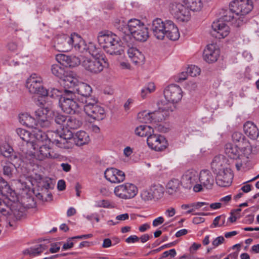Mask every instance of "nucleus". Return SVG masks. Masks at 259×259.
Instances as JSON below:
<instances>
[{"instance_id": "nucleus-1", "label": "nucleus", "mask_w": 259, "mask_h": 259, "mask_svg": "<svg viewBox=\"0 0 259 259\" xmlns=\"http://www.w3.org/2000/svg\"><path fill=\"white\" fill-rule=\"evenodd\" d=\"M229 6V9L224 10L226 14L224 19L232 21L236 27H239L243 22L244 16L252 10L253 3L251 0H234Z\"/></svg>"}, {"instance_id": "nucleus-2", "label": "nucleus", "mask_w": 259, "mask_h": 259, "mask_svg": "<svg viewBox=\"0 0 259 259\" xmlns=\"http://www.w3.org/2000/svg\"><path fill=\"white\" fill-rule=\"evenodd\" d=\"M150 30L158 39H163L165 37L171 40H176L180 37L178 27L171 20L162 21L160 18L153 20Z\"/></svg>"}, {"instance_id": "nucleus-3", "label": "nucleus", "mask_w": 259, "mask_h": 259, "mask_svg": "<svg viewBox=\"0 0 259 259\" xmlns=\"http://www.w3.org/2000/svg\"><path fill=\"white\" fill-rule=\"evenodd\" d=\"M211 167L216 175L215 181L218 185L227 187L231 184L233 175L231 169L226 166V160L224 156H215L211 162Z\"/></svg>"}, {"instance_id": "nucleus-4", "label": "nucleus", "mask_w": 259, "mask_h": 259, "mask_svg": "<svg viewBox=\"0 0 259 259\" xmlns=\"http://www.w3.org/2000/svg\"><path fill=\"white\" fill-rule=\"evenodd\" d=\"M119 29L126 35V37H130L131 34L136 40L140 41H146L149 37L147 27L137 19H132L128 21L127 24H120Z\"/></svg>"}, {"instance_id": "nucleus-5", "label": "nucleus", "mask_w": 259, "mask_h": 259, "mask_svg": "<svg viewBox=\"0 0 259 259\" xmlns=\"http://www.w3.org/2000/svg\"><path fill=\"white\" fill-rule=\"evenodd\" d=\"M98 41L104 51L111 55H121L123 52L119 38L110 31L99 33Z\"/></svg>"}, {"instance_id": "nucleus-6", "label": "nucleus", "mask_w": 259, "mask_h": 259, "mask_svg": "<svg viewBox=\"0 0 259 259\" xmlns=\"http://www.w3.org/2000/svg\"><path fill=\"white\" fill-rule=\"evenodd\" d=\"M83 47L82 38L75 33L70 36L66 34L60 35L55 39L54 47L59 52H68L73 48L77 51V50H80V48Z\"/></svg>"}, {"instance_id": "nucleus-7", "label": "nucleus", "mask_w": 259, "mask_h": 259, "mask_svg": "<svg viewBox=\"0 0 259 259\" xmlns=\"http://www.w3.org/2000/svg\"><path fill=\"white\" fill-rule=\"evenodd\" d=\"M77 97L73 91H66V93L61 95L59 100V106L61 110L67 114L78 113L81 108V105L76 102Z\"/></svg>"}, {"instance_id": "nucleus-8", "label": "nucleus", "mask_w": 259, "mask_h": 259, "mask_svg": "<svg viewBox=\"0 0 259 259\" xmlns=\"http://www.w3.org/2000/svg\"><path fill=\"white\" fill-rule=\"evenodd\" d=\"M67 133L65 134L64 132H62L58 130L48 131V143L52 142L61 148H69L72 146L70 140L72 139L73 134L69 130H68Z\"/></svg>"}, {"instance_id": "nucleus-9", "label": "nucleus", "mask_w": 259, "mask_h": 259, "mask_svg": "<svg viewBox=\"0 0 259 259\" xmlns=\"http://www.w3.org/2000/svg\"><path fill=\"white\" fill-rule=\"evenodd\" d=\"M107 65V62L102 57L92 59L81 56V66L85 70L93 74L101 72Z\"/></svg>"}, {"instance_id": "nucleus-10", "label": "nucleus", "mask_w": 259, "mask_h": 259, "mask_svg": "<svg viewBox=\"0 0 259 259\" xmlns=\"http://www.w3.org/2000/svg\"><path fill=\"white\" fill-rule=\"evenodd\" d=\"M26 87L32 94H37L44 97L48 94L47 90L43 87L42 78L35 73L32 74L27 79Z\"/></svg>"}, {"instance_id": "nucleus-11", "label": "nucleus", "mask_w": 259, "mask_h": 259, "mask_svg": "<svg viewBox=\"0 0 259 259\" xmlns=\"http://www.w3.org/2000/svg\"><path fill=\"white\" fill-rule=\"evenodd\" d=\"M137 187L133 184L126 183L116 187L114 193L118 197L128 199L134 198L138 193Z\"/></svg>"}, {"instance_id": "nucleus-12", "label": "nucleus", "mask_w": 259, "mask_h": 259, "mask_svg": "<svg viewBox=\"0 0 259 259\" xmlns=\"http://www.w3.org/2000/svg\"><path fill=\"white\" fill-rule=\"evenodd\" d=\"M225 14L226 13H225V11L223 10V13L222 17L219 20L214 21L211 25L212 29L213 30L211 32L212 34L219 39L225 37L230 32L229 27L224 22H232V21H227L224 20V17L225 16Z\"/></svg>"}, {"instance_id": "nucleus-13", "label": "nucleus", "mask_w": 259, "mask_h": 259, "mask_svg": "<svg viewBox=\"0 0 259 259\" xmlns=\"http://www.w3.org/2000/svg\"><path fill=\"white\" fill-rule=\"evenodd\" d=\"M172 15L180 21H188L190 18V11L184 4L173 3L170 5Z\"/></svg>"}, {"instance_id": "nucleus-14", "label": "nucleus", "mask_w": 259, "mask_h": 259, "mask_svg": "<svg viewBox=\"0 0 259 259\" xmlns=\"http://www.w3.org/2000/svg\"><path fill=\"white\" fill-rule=\"evenodd\" d=\"M147 143L151 149L156 151H163L168 146L167 141L163 136L154 134V133L148 136Z\"/></svg>"}, {"instance_id": "nucleus-15", "label": "nucleus", "mask_w": 259, "mask_h": 259, "mask_svg": "<svg viewBox=\"0 0 259 259\" xmlns=\"http://www.w3.org/2000/svg\"><path fill=\"white\" fill-rule=\"evenodd\" d=\"M198 180L200 184L194 186L193 190L196 192H200L202 189V186L206 189H211L214 184V178L211 173L208 170H202L198 175Z\"/></svg>"}, {"instance_id": "nucleus-16", "label": "nucleus", "mask_w": 259, "mask_h": 259, "mask_svg": "<svg viewBox=\"0 0 259 259\" xmlns=\"http://www.w3.org/2000/svg\"><path fill=\"white\" fill-rule=\"evenodd\" d=\"M233 142L247 155L252 152V147L248 139L241 133L234 132L232 135Z\"/></svg>"}, {"instance_id": "nucleus-17", "label": "nucleus", "mask_w": 259, "mask_h": 259, "mask_svg": "<svg viewBox=\"0 0 259 259\" xmlns=\"http://www.w3.org/2000/svg\"><path fill=\"white\" fill-rule=\"evenodd\" d=\"M164 96L170 102L176 104L181 101L182 98V89L177 84L169 85L164 90Z\"/></svg>"}, {"instance_id": "nucleus-18", "label": "nucleus", "mask_w": 259, "mask_h": 259, "mask_svg": "<svg viewBox=\"0 0 259 259\" xmlns=\"http://www.w3.org/2000/svg\"><path fill=\"white\" fill-rule=\"evenodd\" d=\"M198 174L194 169L186 171L182 176L181 184L186 189H191L196 184H198Z\"/></svg>"}, {"instance_id": "nucleus-19", "label": "nucleus", "mask_w": 259, "mask_h": 259, "mask_svg": "<svg viewBox=\"0 0 259 259\" xmlns=\"http://www.w3.org/2000/svg\"><path fill=\"white\" fill-rule=\"evenodd\" d=\"M0 151L2 154L13 162L14 166L17 168L20 165L21 160L19 154L14 151L12 147L9 145H6L0 147Z\"/></svg>"}, {"instance_id": "nucleus-20", "label": "nucleus", "mask_w": 259, "mask_h": 259, "mask_svg": "<svg viewBox=\"0 0 259 259\" xmlns=\"http://www.w3.org/2000/svg\"><path fill=\"white\" fill-rule=\"evenodd\" d=\"M2 207L6 210L3 211L2 210H0V212L4 215H7V221L8 223L9 226L10 227H14L15 221L20 219L23 216V212L16 209H12L10 208L6 203Z\"/></svg>"}, {"instance_id": "nucleus-21", "label": "nucleus", "mask_w": 259, "mask_h": 259, "mask_svg": "<svg viewBox=\"0 0 259 259\" xmlns=\"http://www.w3.org/2000/svg\"><path fill=\"white\" fill-rule=\"evenodd\" d=\"M104 176L107 180L112 183L122 182L125 178L123 171L113 167L107 168L104 172Z\"/></svg>"}, {"instance_id": "nucleus-22", "label": "nucleus", "mask_w": 259, "mask_h": 259, "mask_svg": "<svg viewBox=\"0 0 259 259\" xmlns=\"http://www.w3.org/2000/svg\"><path fill=\"white\" fill-rule=\"evenodd\" d=\"M220 50L214 44L208 45L203 51V58L208 63L215 62L220 56Z\"/></svg>"}, {"instance_id": "nucleus-23", "label": "nucleus", "mask_w": 259, "mask_h": 259, "mask_svg": "<svg viewBox=\"0 0 259 259\" xmlns=\"http://www.w3.org/2000/svg\"><path fill=\"white\" fill-rule=\"evenodd\" d=\"M48 144L49 143L42 144H40V143L35 144V145H36V146L37 147V148L35 150L38 149L37 155L38 158L40 160H42L46 158L56 159L58 158L59 156V154L54 153L52 151L50 146L48 145Z\"/></svg>"}, {"instance_id": "nucleus-24", "label": "nucleus", "mask_w": 259, "mask_h": 259, "mask_svg": "<svg viewBox=\"0 0 259 259\" xmlns=\"http://www.w3.org/2000/svg\"><path fill=\"white\" fill-rule=\"evenodd\" d=\"M81 56L80 58L74 56H67L65 54H59L56 56L58 63L65 67H74L80 64L81 65Z\"/></svg>"}, {"instance_id": "nucleus-25", "label": "nucleus", "mask_w": 259, "mask_h": 259, "mask_svg": "<svg viewBox=\"0 0 259 259\" xmlns=\"http://www.w3.org/2000/svg\"><path fill=\"white\" fill-rule=\"evenodd\" d=\"M225 153L230 158L241 159L244 156H248L239 147L232 143H227L225 146Z\"/></svg>"}, {"instance_id": "nucleus-26", "label": "nucleus", "mask_w": 259, "mask_h": 259, "mask_svg": "<svg viewBox=\"0 0 259 259\" xmlns=\"http://www.w3.org/2000/svg\"><path fill=\"white\" fill-rule=\"evenodd\" d=\"M85 112L89 116L97 120H102L106 117L104 108L98 104L91 108H88L87 111Z\"/></svg>"}, {"instance_id": "nucleus-27", "label": "nucleus", "mask_w": 259, "mask_h": 259, "mask_svg": "<svg viewBox=\"0 0 259 259\" xmlns=\"http://www.w3.org/2000/svg\"><path fill=\"white\" fill-rule=\"evenodd\" d=\"M33 133L32 141L34 143H31V146L34 150L37 148L35 145L36 143H40V144L48 143V133L46 134L45 132L37 129H35Z\"/></svg>"}, {"instance_id": "nucleus-28", "label": "nucleus", "mask_w": 259, "mask_h": 259, "mask_svg": "<svg viewBox=\"0 0 259 259\" xmlns=\"http://www.w3.org/2000/svg\"><path fill=\"white\" fill-rule=\"evenodd\" d=\"M47 112L48 111L46 109L41 108L35 111V118L41 127L47 128L51 125V122L47 117Z\"/></svg>"}, {"instance_id": "nucleus-29", "label": "nucleus", "mask_w": 259, "mask_h": 259, "mask_svg": "<svg viewBox=\"0 0 259 259\" xmlns=\"http://www.w3.org/2000/svg\"><path fill=\"white\" fill-rule=\"evenodd\" d=\"M158 107V111H155L156 112H159V114L158 116H164L163 114H162L161 112H169L173 111L176 108L175 103L172 102H170L164 97V99H161L157 103ZM167 114L165 113V116H167Z\"/></svg>"}, {"instance_id": "nucleus-30", "label": "nucleus", "mask_w": 259, "mask_h": 259, "mask_svg": "<svg viewBox=\"0 0 259 259\" xmlns=\"http://www.w3.org/2000/svg\"><path fill=\"white\" fill-rule=\"evenodd\" d=\"M158 114H159V112H147L144 111L138 114V117L141 119V122L145 123L151 122L152 121H161L163 120V116L161 117L158 116Z\"/></svg>"}, {"instance_id": "nucleus-31", "label": "nucleus", "mask_w": 259, "mask_h": 259, "mask_svg": "<svg viewBox=\"0 0 259 259\" xmlns=\"http://www.w3.org/2000/svg\"><path fill=\"white\" fill-rule=\"evenodd\" d=\"M127 53L129 58L135 64L137 65L143 63L145 59L144 56L136 48H128Z\"/></svg>"}, {"instance_id": "nucleus-32", "label": "nucleus", "mask_w": 259, "mask_h": 259, "mask_svg": "<svg viewBox=\"0 0 259 259\" xmlns=\"http://www.w3.org/2000/svg\"><path fill=\"white\" fill-rule=\"evenodd\" d=\"M244 133L251 139L255 140L259 136L258 130L252 122L247 121L243 125Z\"/></svg>"}, {"instance_id": "nucleus-33", "label": "nucleus", "mask_w": 259, "mask_h": 259, "mask_svg": "<svg viewBox=\"0 0 259 259\" xmlns=\"http://www.w3.org/2000/svg\"><path fill=\"white\" fill-rule=\"evenodd\" d=\"M78 80L73 76H67L63 77L62 80V84L64 87V93L66 91H73V93H75V89H76L78 83H79Z\"/></svg>"}, {"instance_id": "nucleus-34", "label": "nucleus", "mask_w": 259, "mask_h": 259, "mask_svg": "<svg viewBox=\"0 0 259 259\" xmlns=\"http://www.w3.org/2000/svg\"><path fill=\"white\" fill-rule=\"evenodd\" d=\"M48 248V246L41 244L25 249L23 251V254L29 255L30 256H35L39 255Z\"/></svg>"}, {"instance_id": "nucleus-35", "label": "nucleus", "mask_w": 259, "mask_h": 259, "mask_svg": "<svg viewBox=\"0 0 259 259\" xmlns=\"http://www.w3.org/2000/svg\"><path fill=\"white\" fill-rule=\"evenodd\" d=\"M160 195L158 192V188L155 186L148 190H143L141 193L142 199L145 201L151 200L154 198H158L160 197Z\"/></svg>"}, {"instance_id": "nucleus-36", "label": "nucleus", "mask_w": 259, "mask_h": 259, "mask_svg": "<svg viewBox=\"0 0 259 259\" xmlns=\"http://www.w3.org/2000/svg\"><path fill=\"white\" fill-rule=\"evenodd\" d=\"M92 92V89L91 87L84 82H79L78 83L76 89H75V93L78 95L77 97L81 98V97H85L91 95Z\"/></svg>"}, {"instance_id": "nucleus-37", "label": "nucleus", "mask_w": 259, "mask_h": 259, "mask_svg": "<svg viewBox=\"0 0 259 259\" xmlns=\"http://www.w3.org/2000/svg\"><path fill=\"white\" fill-rule=\"evenodd\" d=\"M84 47L81 48L80 50H77V51L80 53H88L94 58H99L98 55L99 54V50L96 48V46L92 42L86 44L84 41L82 39Z\"/></svg>"}, {"instance_id": "nucleus-38", "label": "nucleus", "mask_w": 259, "mask_h": 259, "mask_svg": "<svg viewBox=\"0 0 259 259\" xmlns=\"http://www.w3.org/2000/svg\"><path fill=\"white\" fill-rule=\"evenodd\" d=\"M74 142L78 146H82L88 143L90 141L89 135L84 131L77 132L73 137Z\"/></svg>"}, {"instance_id": "nucleus-39", "label": "nucleus", "mask_w": 259, "mask_h": 259, "mask_svg": "<svg viewBox=\"0 0 259 259\" xmlns=\"http://www.w3.org/2000/svg\"><path fill=\"white\" fill-rule=\"evenodd\" d=\"M16 133L22 140L26 142L30 146H31V143H34V142L32 141V134L27 130L18 128L16 129Z\"/></svg>"}, {"instance_id": "nucleus-40", "label": "nucleus", "mask_w": 259, "mask_h": 259, "mask_svg": "<svg viewBox=\"0 0 259 259\" xmlns=\"http://www.w3.org/2000/svg\"><path fill=\"white\" fill-rule=\"evenodd\" d=\"M82 124V121L79 117L68 116L66 120L65 126L67 129H77Z\"/></svg>"}, {"instance_id": "nucleus-41", "label": "nucleus", "mask_w": 259, "mask_h": 259, "mask_svg": "<svg viewBox=\"0 0 259 259\" xmlns=\"http://www.w3.org/2000/svg\"><path fill=\"white\" fill-rule=\"evenodd\" d=\"M24 117H26V120L24 122H22L23 124L26 125L28 127L34 128L35 130L37 129L39 126L35 117H32L27 114H22L20 115V119L22 120L24 119Z\"/></svg>"}, {"instance_id": "nucleus-42", "label": "nucleus", "mask_w": 259, "mask_h": 259, "mask_svg": "<svg viewBox=\"0 0 259 259\" xmlns=\"http://www.w3.org/2000/svg\"><path fill=\"white\" fill-rule=\"evenodd\" d=\"M136 135L140 137H148L154 133L153 129L147 125H141L136 127L135 131Z\"/></svg>"}, {"instance_id": "nucleus-43", "label": "nucleus", "mask_w": 259, "mask_h": 259, "mask_svg": "<svg viewBox=\"0 0 259 259\" xmlns=\"http://www.w3.org/2000/svg\"><path fill=\"white\" fill-rule=\"evenodd\" d=\"M77 100H78L80 102L85 104L83 106L84 112L87 111L88 108H91L98 104V100L96 98L92 97L91 95L85 97H81V98L77 97Z\"/></svg>"}, {"instance_id": "nucleus-44", "label": "nucleus", "mask_w": 259, "mask_h": 259, "mask_svg": "<svg viewBox=\"0 0 259 259\" xmlns=\"http://www.w3.org/2000/svg\"><path fill=\"white\" fill-rule=\"evenodd\" d=\"M183 3L189 9L190 11H199L202 6L201 0H183Z\"/></svg>"}, {"instance_id": "nucleus-45", "label": "nucleus", "mask_w": 259, "mask_h": 259, "mask_svg": "<svg viewBox=\"0 0 259 259\" xmlns=\"http://www.w3.org/2000/svg\"><path fill=\"white\" fill-rule=\"evenodd\" d=\"M181 182L176 179L171 180L166 185L167 192L169 194H173L180 190Z\"/></svg>"}, {"instance_id": "nucleus-46", "label": "nucleus", "mask_w": 259, "mask_h": 259, "mask_svg": "<svg viewBox=\"0 0 259 259\" xmlns=\"http://www.w3.org/2000/svg\"><path fill=\"white\" fill-rule=\"evenodd\" d=\"M62 64H53L51 67V71L52 73L57 77L62 78L64 76L65 70L63 67L61 65Z\"/></svg>"}, {"instance_id": "nucleus-47", "label": "nucleus", "mask_w": 259, "mask_h": 259, "mask_svg": "<svg viewBox=\"0 0 259 259\" xmlns=\"http://www.w3.org/2000/svg\"><path fill=\"white\" fill-rule=\"evenodd\" d=\"M68 116L63 115L59 113L54 114V120L55 122L63 127V128L65 126L66 120Z\"/></svg>"}, {"instance_id": "nucleus-48", "label": "nucleus", "mask_w": 259, "mask_h": 259, "mask_svg": "<svg viewBox=\"0 0 259 259\" xmlns=\"http://www.w3.org/2000/svg\"><path fill=\"white\" fill-rule=\"evenodd\" d=\"M200 69L195 65L189 66L186 70V74L192 77L196 76L200 73Z\"/></svg>"}, {"instance_id": "nucleus-49", "label": "nucleus", "mask_w": 259, "mask_h": 259, "mask_svg": "<svg viewBox=\"0 0 259 259\" xmlns=\"http://www.w3.org/2000/svg\"><path fill=\"white\" fill-rule=\"evenodd\" d=\"M10 188L7 182L0 177V193L5 195L10 192Z\"/></svg>"}, {"instance_id": "nucleus-50", "label": "nucleus", "mask_w": 259, "mask_h": 259, "mask_svg": "<svg viewBox=\"0 0 259 259\" xmlns=\"http://www.w3.org/2000/svg\"><path fill=\"white\" fill-rule=\"evenodd\" d=\"M14 167L16 168L14 164L12 161L10 163L7 164L3 167V172L5 176H7L9 178H11L13 175V171L14 170Z\"/></svg>"}, {"instance_id": "nucleus-51", "label": "nucleus", "mask_w": 259, "mask_h": 259, "mask_svg": "<svg viewBox=\"0 0 259 259\" xmlns=\"http://www.w3.org/2000/svg\"><path fill=\"white\" fill-rule=\"evenodd\" d=\"M110 206V203L107 200H101L96 201L95 202V206L97 207L108 208Z\"/></svg>"}, {"instance_id": "nucleus-52", "label": "nucleus", "mask_w": 259, "mask_h": 259, "mask_svg": "<svg viewBox=\"0 0 259 259\" xmlns=\"http://www.w3.org/2000/svg\"><path fill=\"white\" fill-rule=\"evenodd\" d=\"M48 94L45 96H50L52 98H55L57 97H61L60 92L56 89H52L50 91L47 90Z\"/></svg>"}, {"instance_id": "nucleus-53", "label": "nucleus", "mask_w": 259, "mask_h": 259, "mask_svg": "<svg viewBox=\"0 0 259 259\" xmlns=\"http://www.w3.org/2000/svg\"><path fill=\"white\" fill-rule=\"evenodd\" d=\"M175 244L176 243L175 242H172L171 243H169L164 244L163 245L161 246L160 247H159V248H158L157 249L153 250L152 251V252L153 253L158 252L161 251V250L164 249V248L172 247V246H174L175 245Z\"/></svg>"}, {"instance_id": "nucleus-54", "label": "nucleus", "mask_w": 259, "mask_h": 259, "mask_svg": "<svg viewBox=\"0 0 259 259\" xmlns=\"http://www.w3.org/2000/svg\"><path fill=\"white\" fill-rule=\"evenodd\" d=\"M73 239H72V237L68 239L67 242L64 243L62 247V250H67L72 248L74 245V243L72 241Z\"/></svg>"}, {"instance_id": "nucleus-55", "label": "nucleus", "mask_w": 259, "mask_h": 259, "mask_svg": "<svg viewBox=\"0 0 259 259\" xmlns=\"http://www.w3.org/2000/svg\"><path fill=\"white\" fill-rule=\"evenodd\" d=\"M7 48L9 51L13 52H16L18 50V46L16 42L11 41L8 43L7 45Z\"/></svg>"}, {"instance_id": "nucleus-56", "label": "nucleus", "mask_w": 259, "mask_h": 259, "mask_svg": "<svg viewBox=\"0 0 259 259\" xmlns=\"http://www.w3.org/2000/svg\"><path fill=\"white\" fill-rule=\"evenodd\" d=\"M125 241L127 243H134L139 241V237L136 235H131L125 239Z\"/></svg>"}, {"instance_id": "nucleus-57", "label": "nucleus", "mask_w": 259, "mask_h": 259, "mask_svg": "<svg viewBox=\"0 0 259 259\" xmlns=\"http://www.w3.org/2000/svg\"><path fill=\"white\" fill-rule=\"evenodd\" d=\"M225 241V238L224 237L220 236L218 237H217L213 241H212V245L214 247L218 246L221 244L223 243L224 241Z\"/></svg>"}, {"instance_id": "nucleus-58", "label": "nucleus", "mask_w": 259, "mask_h": 259, "mask_svg": "<svg viewBox=\"0 0 259 259\" xmlns=\"http://www.w3.org/2000/svg\"><path fill=\"white\" fill-rule=\"evenodd\" d=\"M152 237V235H149L148 234H144L142 235L140 237H139V241L140 240L142 243H144L148 241Z\"/></svg>"}, {"instance_id": "nucleus-59", "label": "nucleus", "mask_w": 259, "mask_h": 259, "mask_svg": "<svg viewBox=\"0 0 259 259\" xmlns=\"http://www.w3.org/2000/svg\"><path fill=\"white\" fill-rule=\"evenodd\" d=\"M164 222V219L162 217H158L157 218L154 219L153 221L152 225L154 227H157L161 224H162Z\"/></svg>"}, {"instance_id": "nucleus-60", "label": "nucleus", "mask_w": 259, "mask_h": 259, "mask_svg": "<svg viewBox=\"0 0 259 259\" xmlns=\"http://www.w3.org/2000/svg\"><path fill=\"white\" fill-rule=\"evenodd\" d=\"M145 90H147L149 93L153 92L155 90V86L154 83L149 82L145 86Z\"/></svg>"}, {"instance_id": "nucleus-61", "label": "nucleus", "mask_w": 259, "mask_h": 259, "mask_svg": "<svg viewBox=\"0 0 259 259\" xmlns=\"http://www.w3.org/2000/svg\"><path fill=\"white\" fill-rule=\"evenodd\" d=\"M112 245V244L110 239L106 238L103 240V242L102 245L103 248H108L111 247Z\"/></svg>"}, {"instance_id": "nucleus-62", "label": "nucleus", "mask_w": 259, "mask_h": 259, "mask_svg": "<svg viewBox=\"0 0 259 259\" xmlns=\"http://www.w3.org/2000/svg\"><path fill=\"white\" fill-rule=\"evenodd\" d=\"M60 246L57 243L51 244V247L50 248V251L53 253L57 252L60 250Z\"/></svg>"}, {"instance_id": "nucleus-63", "label": "nucleus", "mask_w": 259, "mask_h": 259, "mask_svg": "<svg viewBox=\"0 0 259 259\" xmlns=\"http://www.w3.org/2000/svg\"><path fill=\"white\" fill-rule=\"evenodd\" d=\"M65 182L63 180H60L58 182L57 188L59 191H63L65 189Z\"/></svg>"}, {"instance_id": "nucleus-64", "label": "nucleus", "mask_w": 259, "mask_h": 259, "mask_svg": "<svg viewBox=\"0 0 259 259\" xmlns=\"http://www.w3.org/2000/svg\"><path fill=\"white\" fill-rule=\"evenodd\" d=\"M208 203L204 202H198L197 203H194L191 204L192 207H194L195 209H198L204 205H207Z\"/></svg>"}]
</instances>
